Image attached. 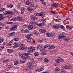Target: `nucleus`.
I'll return each instance as SVG.
<instances>
[{"label": "nucleus", "instance_id": "nucleus-34", "mask_svg": "<svg viewBox=\"0 0 73 73\" xmlns=\"http://www.w3.org/2000/svg\"><path fill=\"white\" fill-rule=\"evenodd\" d=\"M24 33H29V31L28 30H25L23 31Z\"/></svg>", "mask_w": 73, "mask_h": 73}, {"label": "nucleus", "instance_id": "nucleus-8", "mask_svg": "<svg viewBox=\"0 0 73 73\" xmlns=\"http://www.w3.org/2000/svg\"><path fill=\"white\" fill-rule=\"evenodd\" d=\"M53 28L54 29H58L60 28V26L57 25H53Z\"/></svg>", "mask_w": 73, "mask_h": 73}, {"label": "nucleus", "instance_id": "nucleus-12", "mask_svg": "<svg viewBox=\"0 0 73 73\" xmlns=\"http://www.w3.org/2000/svg\"><path fill=\"white\" fill-rule=\"evenodd\" d=\"M8 14H10L11 15H13V11H7Z\"/></svg>", "mask_w": 73, "mask_h": 73}, {"label": "nucleus", "instance_id": "nucleus-41", "mask_svg": "<svg viewBox=\"0 0 73 73\" xmlns=\"http://www.w3.org/2000/svg\"><path fill=\"white\" fill-rule=\"evenodd\" d=\"M38 54H39V53L38 52H35L34 54V55L35 56H38Z\"/></svg>", "mask_w": 73, "mask_h": 73}, {"label": "nucleus", "instance_id": "nucleus-52", "mask_svg": "<svg viewBox=\"0 0 73 73\" xmlns=\"http://www.w3.org/2000/svg\"><path fill=\"white\" fill-rule=\"evenodd\" d=\"M40 70H42L41 71H43L44 70V67H42V68H40Z\"/></svg>", "mask_w": 73, "mask_h": 73}, {"label": "nucleus", "instance_id": "nucleus-15", "mask_svg": "<svg viewBox=\"0 0 73 73\" xmlns=\"http://www.w3.org/2000/svg\"><path fill=\"white\" fill-rule=\"evenodd\" d=\"M22 9L21 10V14H23V13L24 12V11H25V9L24 7H22Z\"/></svg>", "mask_w": 73, "mask_h": 73}, {"label": "nucleus", "instance_id": "nucleus-44", "mask_svg": "<svg viewBox=\"0 0 73 73\" xmlns=\"http://www.w3.org/2000/svg\"><path fill=\"white\" fill-rule=\"evenodd\" d=\"M14 40L15 41H17L19 40V38H14Z\"/></svg>", "mask_w": 73, "mask_h": 73}, {"label": "nucleus", "instance_id": "nucleus-60", "mask_svg": "<svg viewBox=\"0 0 73 73\" xmlns=\"http://www.w3.org/2000/svg\"><path fill=\"white\" fill-rule=\"evenodd\" d=\"M30 6L32 8H33V9L35 8V5H31Z\"/></svg>", "mask_w": 73, "mask_h": 73}, {"label": "nucleus", "instance_id": "nucleus-17", "mask_svg": "<svg viewBox=\"0 0 73 73\" xmlns=\"http://www.w3.org/2000/svg\"><path fill=\"white\" fill-rule=\"evenodd\" d=\"M9 59L5 60L3 61V64H7V62H9Z\"/></svg>", "mask_w": 73, "mask_h": 73}, {"label": "nucleus", "instance_id": "nucleus-20", "mask_svg": "<svg viewBox=\"0 0 73 73\" xmlns=\"http://www.w3.org/2000/svg\"><path fill=\"white\" fill-rule=\"evenodd\" d=\"M17 20L19 21H21L23 20V18L21 17L18 16L17 17Z\"/></svg>", "mask_w": 73, "mask_h": 73}, {"label": "nucleus", "instance_id": "nucleus-28", "mask_svg": "<svg viewBox=\"0 0 73 73\" xmlns=\"http://www.w3.org/2000/svg\"><path fill=\"white\" fill-rule=\"evenodd\" d=\"M60 28H61V29H63L64 30V29H65V27H64V26H63V25H60Z\"/></svg>", "mask_w": 73, "mask_h": 73}, {"label": "nucleus", "instance_id": "nucleus-3", "mask_svg": "<svg viewBox=\"0 0 73 73\" xmlns=\"http://www.w3.org/2000/svg\"><path fill=\"white\" fill-rule=\"evenodd\" d=\"M35 49H36V48H35V47L32 46H30L28 48V50L29 49L30 50L29 51H28L27 52H28V53H32V52H35V51L36 50Z\"/></svg>", "mask_w": 73, "mask_h": 73}, {"label": "nucleus", "instance_id": "nucleus-43", "mask_svg": "<svg viewBox=\"0 0 73 73\" xmlns=\"http://www.w3.org/2000/svg\"><path fill=\"white\" fill-rule=\"evenodd\" d=\"M13 65L12 64H9L8 67L9 68H12V67H13Z\"/></svg>", "mask_w": 73, "mask_h": 73}, {"label": "nucleus", "instance_id": "nucleus-24", "mask_svg": "<svg viewBox=\"0 0 73 73\" xmlns=\"http://www.w3.org/2000/svg\"><path fill=\"white\" fill-rule=\"evenodd\" d=\"M41 1L42 4H44V5H46V3L45 2L44 0H40Z\"/></svg>", "mask_w": 73, "mask_h": 73}, {"label": "nucleus", "instance_id": "nucleus-56", "mask_svg": "<svg viewBox=\"0 0 73 73\" xmlns=\"http://www.w3.org/2000/svg\"><path fill=\"white\" fill-rule=\"evenodd\" d=\"M23 58V60H25V59H27V57H26V56H23V58Z\"/></svg>", "mask_w": 73, "mask_h": 73}, {"label": "nucleus", "instance_id": "nucleus-5", "mask_svg": "<svg viewBox=\"0 0 73 73\" xmlns=\"http://www.w3.org/2000/svg\"><path fill=\"white\" fill-rule=\"evenodd\" d=\"M18 26L17 25H14L11 27L10 29L11 31H13V30H14V29H15V30H16V29H17V27H18Z\"/></svg>", "mask_w": 73, "mask_h": 73}, {"label": "nucleus", "instance_id": "nucleus-35", "mask_svg": "<svg viewBox=\"0 0 73 73\" xmlns=\"http://www.w3.org/2000/svg\"><path fill=\"white\" fill-rule=\"evenodd\" d=\"M50 34L49 33H46V35L47 37H50Z\"/></svg>", "mask_w": 73, "mask_h": 73}, {"label": "nucleus", "instance_id": "nucleus-40", "mask_svg": "<svg viewBox=\"0 0 73 73\" xmlns=\"http://www.w3.org/2000/svg\"><path fill=\"white\" fill-rule=\"evenodd\" d=\"M19 64V62L17 61L16 62H15L14 63V64L15 65H17Z\"/></svg>", "mask_w": 73, "mask_h": 73}, {"label": "nucleus", "instance_id": "nucleus-14", "mask_svg": "<svg viewBox=\"0 0 73 73\" xmlns=\"http://www.w3.org/2000/svg\"><path fill=\"white\" fill-rule=\"evenodd\" d=\"M52 7H54L55 8H57L58 7V5L56 3H53L51 5Z\"/></svg>", "mask_w": 73, "mask_h": 73}, {"label": "nucleus", "instance_id": "nucleus-57", "mask_svg": "<svg viewBox=\"0 0 73 73\" xmlns=\"http://www.w3.org/2000/svg\"><path fill=\"white\" fill-rule=\"evenodd\" d=\"M32 62L31 64H34V63H35V61H34V60H32Z\"/></svg>", "mask_w": 73, "mask_h": 73}, {"label": "nucleus", "instance_id": "nucleus-25", "mask_svg": "<svg viewBox=\"0 0 73 73\" xmlns=\"http://www.w3.org/2000/svg\"><path fill=\"white\" fill-rule=\"evenodd\" d=\"M28 11H30V12H32V11L33 10L31 8L29 7L27 8Z\"/></svg>", "mask_w": 73, "mask_h": 73}, {"label": "nucleus", "instance_id": "nucleus-51", "mask_svg": "<svg viewBox=\"0 0 73 73\" xmlns=\"http://www.w3.org/2000/svg\"><path fill=\"white\" fill-rule=\"evenodd\" d=\"M54 35H55V34H54V33H52V32L51 33V35H52V36H54Z\"/></svg>", "mask_w": 73, "mask_h": 73}, {"label": "nucleus", "instance_id": "nucleus-61", "mask_svg": "<svg viewBox=\"0 0 73 73\" xmlns=\"http://www.w3.org/2000/svg\"><path fill=\"white\" fill-rule=\"evenodd\" d=\"M30 5L31 6L33 5H34V3L33 2H31V3H30Z\"/></svg>", "mask_w": 73, "mask_h": 73}, {"label": "nucleus", "instance_id": "nucleus-55", "mask_svg": "<svg viewBox=\"0 0 73 73\" xmlns=\"http://www.w3.org/2000/svg\"><path fill=\"white\" fill-rule=\"evenodd\" d=\"M61 73H65V72H64V70H61Z\"/></svg>", "mask_w": 73, "mask_h": 73}, {"label": "nucleus", "instance_id": "nucleus-32", "mask_svg": "<svg viewBox=\"0 0 73 73\" xmlns=\"http://www.w3.org/2000/svg\"><path fill=\"white\" fill-rule=\"evenodd\" d=\"M12 23H13V22H7L6 23V24H12Z\"/></svg>", "mask_w": 73, "mask_h": 73}, {"label": "nucleus", "instance_id": "nucleus-64", "mask_svg": "<svg viewBox=\"0 0 73 73\" xmlns=\"http://www.w3.org/2000/svg\"><path fill=\"white\" fill-rule=\"evenodd\" d=\"M39 13H36L35 14V16H38V15H39Z\"/></svg>", "mask_w": 73, "mask_h": 73}, {"label": "nucleus", "instance_id": "nucleus-13", "mask_svg": "<svg viewBox=\"0 0 73 73\" xmlns=\"http://www.w3.org/2000/svg\"><path fill=\"white\" fill-rule=\"evenodd\" d=\"M13 40H11L10 41V42L8 43L7 46H11V45H12V44H13Z\"/></svg>", "mask_w": 73, "mask_h": 73}, {"label": "nucleus", "instance_id": "nucleus-48", "mask_svg": "<svg viewBox=\"0 0 73 73\" xmlns=\"http://www.w3.org/2000/svg\"><path fill=\"white\" fill-rule=\"evenodd\" d=\"M42 22H43L42 23H45V22H46V21L45 20V19H42Z\"/></svg>", "mask_w": 73, "mask_h": 73}, {"label": "nucleus", "instance_id": "nucleus-10", "mask_svg": "<svg viewBox=\"0 0 73 73\" xmlns=\"http://www.w3.org/2000/svg\"><path fill=\"white\" fill-rule=\"evenodd\" d=\"M20 45L21 46V47L18 48V50H21V49H22L23 48V49L24 48V44H20V45H19L20 46Z\"/></svg>", "mask_w": 73, "mask_h": 73}, {"label": "nucleus", "instance_id": "nucleus-6", "mask_svg": "<svg viewBox=\"0 0 73 73\" xmlns=\"http://www.w3.org/2000/svg\"><path fill=\"white\" fill-rule=\"evenodd\" d=\"M64 69H70L72 68V66L70 65H66L63 66Z\"/></svg>", "mask_w": 73, "mask_h": 73}, {"label": "nucleus", "instance_id": "nucleus-39", "mask_svg": "<svg viewBox=\"0 0 73 73\" xmlns=\"http://www.w3.org/2000/svg\"><path fill=\"white\" fill-rule=\"evenodd\" d=\"M26 5H29L30 4V2L29 1H27L26 2Z\"/></svg>", "mask_w": 73, "mask_h": 73}, {"label": "nucleus", "instance_id": "nucleus-22", "mask_svg": "<svg viewBox=\"0 0 73 73\" xmlns=\"http://www.w3.org/2000/svg\"><path fill=\"white\" fill-rule=\"evenodd\" d=\"M34 66L33 65H30L29 66L28 68L29 69H33L34 68Z\"/></svg>", "mask_w": 73, "mask_h": 73}, {"label": "nucleus", "instance_id": "nucleus-1", "mask_svg": "<svg viewBox=\"0 0 73 73\" xmlns=\"http://www.w3.org/2000/svg\"><path fill=\"white\" fill-rule=\"evenodd\" d=\"M64 35H65V34L64 33H61L59 35V37L58 38V39L59 40L60 39H62L64 38V40L65 41H66L69 40V39L66 38V36H64Z\"/></svg>", "mask_w": 73, "mask_h": 73}, {"label": "nucleus", "instance_id": "nucleus-33", "mask_svg": "<svg viewBox=\"0 0 73 73\" xmlns=\"http://www.w3.org/2000/svg\"><path fill=\"white\" fill-rule=\"evenodd\" d=\"M3 14L4 15H8L7 11H5L3 12Z\"/></svg>", "mask_w": 73, "mask_h": 73}, {"label": "nucleus", "instance_id": "nucleus-46", "mask_svg": "<svg viewBox=\"0 0 73 73\" xmlns=\"http://www.w3.org/2000/svg\"><path fill=\"white\" fill-rule=\"evenodd\" d=\"M41 54L42 56H44V55H46V53L45 52H43V53H41Z\"/></svg>", "mask_w": 73, "mask_h": 73}, {"label": "nucleus", "instance_id": "nucleus-58", "mask_svg": "<svg viewBox=\"0 0 73 73\" xmlns=\"http://www.w3.org/2000/svg\"><path fill=\"white\" fill-rule=\"evenodd\" d=\"M70 26H69V25H66V28L68 29V28H70Z\"/></svg>", "mask_w": 73, "mask_h": 73}, {"label": "nucleus", "instance_id": "nucleus-21", "mask_svg": "<svg viewBox=\"0 0 73 73\" xmlns=\"http://www.w3.org/2000/svg\"><path fill=\"white\" fill-rule=\"evenodd\" d=\"M19 46L18 44L16 43L14 46H13V48H17Z\"/></svg>", "mask_w": 73, "mask_h": 73}, {"label": "nucleus", "instance_id": "nucleus-19", "mask_svg": "<svg viewBox=\"0 0 73 73\" xmlns=\"http://www.w3.org/2000/svg\"><path fill=\"white\" fill-rule=\"evenodd\" d=\"M15 35V33L13 32L11 33L10 35H9V37H11V36H14Z\"/></svg>", "mask_w": 73, "mask_h": 73}, {"label": "nucleus", "instance_id": "nucleus-9", "mask_svg": "<svg viewBox=\"0 0 73 73\" xmlns=\"http://www.w3.org/2000/svg\"><path fill=\"white\" fill-rule=\"evenodd\" d=\"M39 16H41V17H45V16L44 12H41L40 13H39Z\"/></svg>", "mask_w": 73, "mask_h": 73}, {"label": "nucleus", "instance_id": "nucleus-29", "mask_svg": "<svg viewBox=\"0 0 73 73\" xmlns=\"http://www.w3.org/2000/svg\"><path fill=\"white\" fill-rule=\"evenodd\" d=\"M4 48V46H0V50L2 51L3 50V49Z\"/></svg>", "mask_w": 73, "mask_h": 73}, {"label": "nucleus", "instance_id": "nucleus-45", "mask_svg": "<svg viewBox=\"0 0 73 73\" xmlns=\"http://www.w3.org/2000/svg\"><path fill=\"white\" fill-rule=\"evenodd\" d=\"M3 41H4V39H0V43H1V42H3Z\"/></svg>", "mask_w": 73, "mask_h": 73}, {"label": "nucleus", "instance_id": "nucleus-54", "mask_svg": "<svg viewBox=\"0 0 73 73\" xmlns=\"http://www.w3.org/2000/svg\"><path fill=\"white\" fill-rule=\"evenodd\" d=\"M39 31L41 33H42V29H40Z\"/></svg>", "mask_w": 73, "mask_h": 73}, {"label": "nucleus", "instance_id": "nucleus-26", "mask_svg": "<svg viewBox=\"0 0 73 73\" xmlns=\"http://www.w3.org/2000/svg\"><path fill=\"white\" fill-rule=\"evenodd\" d=\"M48 45L46 44L45 45L44 47H43V49H46V48H48Z\"/></svg>", "mask_w": 73, "mask_h": 73}, {"label": "nucleus", "instance_id": "nucleus-37", "mask_svg": "<svg viewBox=\"0 0 73 73\" xmlns=\"http://www.w3.org/2000/svg\"><path fill=\"white\" fill-rule=\"evenodd\" d=\"M27 41L28 42H31V39L29 38L27 39Z\"/></svg>", "mask_w": 73, "mask_h": 73}, {"label": "nucleus", "instance_id": "nucleus-59", "mask_svg": "<svg viewBox=\"0 0 73 73\" xmlns=\"http://www.w3.org/2000/svg\"><path fill=\"white\" fill-rule=\"evenodd\" d=\"M26 38H29L30 37H29V35H27L26 36Z\"/></svg>", "mask_w": 73, "mask_h": 73}, {"label": "nucleus", "instance_id": "nucleus-62", "mask_svg": "<svg viewBox=\"0 0 73 73\" xmlns=\"http://www.w3.org/2000/svg\"><path fill=\"white\" fill-rule=\"evenodd\" d=\"M3 15L2 14H0V18L3 17Z\"/></svg>", "mask_w": 73, "mask_h": 73}, {"label": "nucleus", "instance_id": "nucleus-53", "mask_svg": "<svg viewBox=\"0 0 73 73\" xmlns=\"http://www.w3.org/2000/svg\"><path fill=\"white\" fill-rule=\"evenodd\" d=\"M27 27V25L25 24L23 25V27L24 28H25V27Z\"/></svg>", "mask_w": 73, "mask_h": 73}, {"label": "nucleus", "instance_id": "nucleus-18", "mask_svg": "<svg viewBox=\"0 0 73 73\" xmlns=\"http://www.w3.org/2000/svg\"><path fill=\"white\" fill-rule=\"evenodd\" d=\"M54 46H50L48 48V49H54Z\"/></svg>", "mask_w": 73, "mask_h": 73}, {"label": "nucleus", "instance_id": "nucleus-47", "mask_svg": "<svg viewBox=\"0 0 73 73\" xmlns=\"http://www.w3.org/2000/svg\"><path fill=\"white\" fill-rule=\"evenodd\" d=\"M38 6L36 5L35 7L34 6V8H33V9H35L37 8H38Z\"/></svg>", "mask_w": 73, "mask_h": 73}, {"label": "nucleus", "instance_id": "nucleus-49", "mask_svg": "<svg viewBox=\"0 0 73 73\" xmlns=\"http://www.w3.org/2000/svg\"><path fill=\"white\" fill-rule=\"evenodd\" d=\"M61 21V19H57V21H56V22H59Z\"/></svg>", "mask_w": 73, "mask_h": 73}, {"label": "nucleus", "instance_id": "nucleus-7", "mask_svg": "<svg viewBox=\"0 0 73 73\" xmlns=\"http://www.w3.org/2000/svg\"><path fill=\"white\" fill-rule=\"evenodd\" d=\"M41 24L36 23V25H38V26H39V27H41V28H42V26H44V25H45V23H41Z\"/></svg>", "mask_w": 73, "mask_h": 73}, {"label": "nucleus", "instance_id": "nucleus-27", "mask_svg": "<svg viewBox=\"0 0 73 73\" xmlns=\"http://www.w3.org/2000/svg\"><path fill=\"white\" fill-rule=\"evenodd\" d=\"M5 11V8H2L0 9V12H2Z\"/></svg>", "mask_w": 73, "mask_h": 73}, {"label": "nucleus", "instance_id": "nucleus-42", "mask_svg": "<svg viewBox=\"0 0 73 73\" xmlns=\"http://www.w3.org/2000/svg\"><path fill=\"white\" fill-rule=\"evenodd\" d=\"M60 71V68H58V67H56L55 69V71L58 72V71Z\"/></svg>", "mask_w": 73, "mask_h": 73}, {"label": "nucleus", "instance_id": "nucleus-11", "mask_svg": "<svg viewBox=\"0 0 73 73\" xmlns=\"http://www.w3.org/2000/svg\"><path fill=\"white\" fill-rule=\"evenodd\" d=\"M7 52L9 53H12L13 52V49H7Z\"/></svg>", "mask_w": 73, "mask_h": 73}, {"label": "nucleus", "instance_id": "nucleus-31", "mask_svg": "<svg viewBox=\"0 0 73 73\" xmlns=\"http://www.w3.org/2000/svg\"><path fill=\"white\" fill-rule=\"evenodd\" d=\"M24 55H25V56H29V55H31V54L29 53H24Z\"/></svg>", "mask_w": 73, "mask_h": 73}, {"label": "nucleus", "instance_id": "nucleus-38", "mask_svg": "<svg viewBox=\"0 0 73 73\" xmlns=\"http://www.w3.org/2000/svg\"><path fill=\"white\" fill-rule=\"evenodd\" d=\"M46 30L45 29H42V33H46Z\"/></svg>", "mask_w": 73, "mask_h": 73}, {"label": "nucleus", "instance_id": "nucleus-16", "mask_svg": "<svg viewBox=\"0 0 73 73\" xmlns=\"http://www.w3.org/2000/svg\"><path fill=\"white\" fill-rule=\"evenodd\" d=\"M27 28L28 29L31 30L33 28V26L32 25H29L27 27Z\"/></svg>", "mask_w": 73, "mask_h": 73}, {"label": "nucleus", "instance_id": "nucleus-30", "mask_svg": "<svg viewBox=\"0 0 73 73\" xmlns=\"http://www.w3.org/2000/svg\"><path fill=\"white\" fill-rule=\"evenodd\" d=\"M7 7H8V8H12V7H13V5L12 4L8 5H7Z\"/></svg>", "mask_w": 73, "mask_h": 73}, {"label": "nucleus", "instance_id": "nucleus-50", "mask_svg": "<svg viewBox=\"0 0 73 73\" xmlns=\"http://www.w3.org/2000/svg\"><path fill=\"white\" fill-rule=\"evenodd\" d=\"M20 63H21V64H23V63H24V62H25V61H20Z\"/></svg>", "mask_w": 73, "mask_h": 73}, {"label": "nucleus", "instance_id": "nucleus-2", "mask_svg": "<svg viewBox=\"0 0 73 73\" xmlns=\"http://www.w3.org/2000/svg\"><path fill=\"white\" fill-rule=\"evenodd\" d=\"M55 61L57 63L60 62H63L64 61V60L61 58L57 57L55 58Z\"/></svg>", "mask_w": 73, "mask_h": 73}, {"label": "nucleus", "instance_id": "nucleus-23", "mask_svg": "<svg viewBox=\"0 0 73 73\" xmlns=\"http://www.w3.org/2000/svg\"><path fill=\"white\" fill-rule=\"evenodd\" d=\"M44 61L45 62H49V59L47 58H45L44 60Z\"/></svg>", "mask_w": 73, "mask_h": 73}, {"label": "nucleus", "instance_id": "nucleus-63", "mask_svg": "<svg viewBox=\"0 0 73 73\" xmlns=\"http://www.w3.org/2000/svg\"><path fill=\"white\" fill-rule=\"evenodd\" d=\"M52 13H53V14H56V12L54 11H52L51 12Z\"/></svg>", "mask_w": 73, "mask_h": 73}, {"label": "nucleus", "instance_id": "nucleus-4", "mask_svg": "<svg viewBox=\"0 0 73 73\" xmlns=\"http://www.w3.org/2000/svg\"><path fill=\"white\" fill-rule=\"evenodd\" d=\"M31 19L33 21H36L37 20V17L34 15H32L30 17Z\"/></svg>", "mask_w": 73, "mask_h": 73}, {"label": "nucleus", "instance_id": "nucleus-36", "mask_svg": "<svg viewBox=\"0 0 73 73\" xmlns=\"http://www.w3.org/2000/svg\"><path fill=\"white\" fill-rule=\"evenodd\" d=\"M42 48V46L41 45H39L37 46V49H41Z\"/></svg>", "mask_w": 73, "mask_h": 73}]
</instances>
